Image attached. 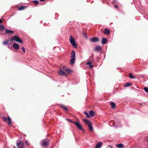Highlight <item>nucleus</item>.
I'll return each instance as SVG.
<instances>
[{"mask_svg": "<svg viewBox=\"0 0 148 148\" xmlns=\"http://www.w3.org/2000/svg\"><path fill=\"white\" fill-rule=\"evenodd\" d=\"M66 119L69 122H70L75 124L77 127L80 130L84 131V130L83 128L82 125L78 122L76 121H73L70 119Z\"/></svg>", "mask_w": 148, "mask_h": 148, "instance_id": "obj_1", "label": "nucleus"}, {"mask_svg": "<svg viewBox=\"0 0 148 148\" xmlns=\"http://www.w3.org/2000/svg\"><path fill=\"white\" fill-rule=\"evenodd\" d=\"M10 40L11 41L15 40L16 41L20 43H23L22 40L20 39L19 37L16 36H12L10 39Z\"/></svg>", "mask_w": 148, "mask_h": 148, "instance_id": "obj_2", "label": "nucleus"}, {"mask_svg": "<svg viewBox=\"0 0 148 148\" xmlns=\"http://www.w3.org/2000/svg\"><path fill=\"white\" fill-rule=\"evenodd\" d=\"M70 42L71 44L75 48L77 47V46L76 45L75 39L73 38L71 36H70Z\"/></svg>", "mask_w": 148, "mask_h": 148, "instance_id": "obj_3", "label": "nucleus"}, {"mask_svg": "<svg viewBox=\"0 0 148 148\" xmlns=\"http://www.w3.org/2000/svg\"><path fill=\"white\" fill-rule=\"evenodd\" d=\"M5 26L1 25H0V34L3 35H5V32L3 31L4 30L5 31Z\"/></svg>", "mask_w": 148, "mask_h": 148, "instance_id": "obj_4", "label": "nucleus"}, {"mask_svg": "<svg viewBox=\"0 0 148 148\" xmlns=\"http://www.w3.org/2000/svg\"><path fill=\"white\" fill-rule=\"evenodd\" d=\"M50 143V140H48V141H44L41 143V145L42 146H47L49 145Z\"/></svg>", "mask_w": 148, "mask_h": 148, "instance_id": "obj_5", "label": "nucleus"}, {"mask_svg": "<svg viewBox=\"0 0 148 148\" xmlns=\"http://www.w3.org/2000/svg\"><path fill=\"white\" fill-rule=\"evenodd\" d=\"M90 40L91 42H99V38L97 37H93L91 38L90 39Z\"/></svg>", "mask_w": 148, "mask_h": 148, "instance_id": "obj_6", "label": "nucleus"}, {"mask_svg": "<svg viewBox=\"0 0 148 148\" xmlns=\"http://www.w3.org/2000/svg\"><path fill=\"white\" fill-rule=\"evenodd\" d=\"M17 146L18 148H24V144L21 142L17 143Z\"/></svg>", "mask_w": 148, "mask_h": 148, "instance_id": "obj_7", "label": "nucleus"}, {"mask_svg": "<svg viewBox=\"0 0 148 148\" xmlns=\"http://www.w3.org/2000/svg\"><path fill=\"white\" fill-rule=\"evenodd\" d=\"M102 50V48L100 46H98L96 47L95 48V51L97 52L100 51Z\"/></svg>", "mask_w": 148, "mask_h": 148, "instance_id": "obj_8", "label": "nucleus"}, {"mask_svg": "<svg viewBox=\"0 0 148 148\" xmlns=\"http://www.w3.org/2000/svg\"><path fill=\"white\" fill-rule=\"evenodd\" d=\"M14 32L13 31L8 30V29L5 28V34H11L13 33Z\"/></svg>", "mask_w": 148, "mask_h": 148, "instance_id": "obj_9", "label": "nucleus"}, {"mask_svg": "<svg viewBox=\"0 0 148 148\" xmlns=\"http://www.w3.org/2000/svg\"><path fill=\"white\" fill-rule=\"evenodd\" d=\"M12 46L15 49L17 50L19 48V47L18 45L16 43H14Z\"/></svg>", "mask_w": 148, "mask_h": 148, "instance_id": "obj_10", "label": "nucleus"}, {"mask_svg": "<svg viewBox=\"0 0 148 148\" xmlns=\"http://www.w3.org/2000/svg\"><path fill=\"white\" fill-rule=\"evenodd\" d=\"M107 42V40L106 38H103L101 40V43L103 45L106 44Z\"/></svg>", "mask_w": 148, "mask_h": 148, "instance_id": "obj_11", "label": "nucleus"}, {"mask_svg": "<svg viewBox=\"0 0 148 148\" xmlns=\"http://www.w3.org/2000/svg\"><path fill=\"white\" fill-rule=\"evenodd\" d=\"M71 58H75V53L74 51H73L71 52Z\"/></svg>", "mask_w": 148, "mask_h": 148, "instance_id": "obj_12", "label": "nucleus"}, {"mask_svg": "<svg viewBox=\"0 0 148 148\" xmlns=\"http://www.w3.org/2000/svg\"><path fill=\"white\" fill-rule=\"evenodd\" d=\"M87 65H88L89 68L92 69L93 68V66L92 65V63L90 61L88 62L86 64Z\"/></svg>", "mask_w": 148, "mask_h": 148, "instance_id": "obj_13", "label": "nucleus"}, {"mask_svg": "<svg viewBox=\"0 0 148 148\" xmlns=\"http://www.w3.org/2000/svg\"><path fill=\"white\" fill-rule=\"evenodd\" d=\"M58 74L59 75H65L64 71L61 69L59 70L58 72Z\"/></svg>", "mask_w": 148, "mask_h": 148, "instance_id": "obj_14", "label": "nucleus"}, {"mask_svg": "<svg viewBox=\"0 0 148 148\" xmlns=\"http://www.w3.org/2000/svg\"><path fill=\"white\" fill-rule=\"evenodd\" d=\"M75 58H71L70 60V64L71 65H73L75 62Z\"/></svg>", "mask_w": 148, "mask_h": 148, "instance_id": "obj_15", "label": "nucleus"}, {"mask_svg": "<svg viewBox=\"0 0 148 148\" xmlns=\"http://www.w3.org/2000/svg\"><path fill=\"white\" fill-rule=\"evenodd\" d=\"M110 105L111 106L112 108L114 109L115 108L116 105L114 102H110Z\"/></svg>", "mask_w": 148, "mask_h": 148, "instance_id": "obj_16", "label": "nucleus"}, {"mask_svg": "<svg viewBox=\"0 0 148 148\" xmlns=\"http://www.w3.org/2000/svg\"><path fill=\"white\" fill-rule=\"evenodd\" d=\"M102 146L101 143L99 142L96 145L95 148H101Z\"/></svg>", "mask_w": 148, "mask_h": 148, "instance_id": "obj_17", "label": "nucleus"}, {"mask_svg": "<svg viewBox=\"0 0 148 148\" xmlns=\"http://www.w3.org/2000/svg\"><path fill=\"white\" fill-rule=\"evenodd\" d=\"M103 33L108 35L110 33V31L108 29L106 28L105 31L103 32Z\"/></svg>", "mask_w": 148, "mask_h": 148, "instance_id": "obj_18", "label": "nucleus"}, {"mask_svg": "<svg viewBox=\"0 0 148 148\" xmlns=\"http://www.w3.org/2000/svg\"><path fill=\"white\" fill-rule=\"evenodd\" d=\"M88 128L90 131H93V128L92 126L90 123H89V124L88 125Z\"/></svg>", "mask_w": 148, "mask_h": 148, "instance_id": "obj_19", "label": "nucleus"}, {"mask_svg": "<svg viewBox=\"0 0 148 148\" xmlns=\"http://www.w3.org/2000/svg\"><path fill=\"white\" fill-rule=\"evenodd\" d=\"M89 114L91 116H93L95 115L94 112L92 110H91L89 111Z\"/></svg>", "mask_w": 148, "mask_h": 148, "instance_id": "obj_20", "label": "nucleus"}, {"mask_svg": "<svg viewBox=\"0 0 148 148\" xmlns=\"http://www.w3.org/2000/svg\"><path fill=\"white\" fill-rule=\"evenodd\" d=\"M132 84L129 82H127L124 85V86L125 87H127L130 86V85H131Z\"/></svg>", "mask_w": 148, "mask_h": 148, "instance_id": "obj_21", "label": "nucleus"}, {"mask_svg": "<svg viewBox=\"0 0 148 148\" xmlns=\"http://www.w3.org/2000/svg\"><path fill=\"white\" fill-rule=\"evenodd\" d=\"M116 146L117 147L119 148H121L122 147H123V145L122 143H120L116 145Z\"/></svg>", "mask_w": 148, "mask_h": 148, "instance_id": "obj_22", "label": "nucleus"}, {"mask_svg": "<svg viewBox=\"0 0 148 148\" xmlns=\"http://www.w3.org/2000/svg\"><path fill=\"white\" fill-rule=\"evenodd\" d=\"M60 108H63L64 110L67 111V109L66 107L64 105H62L60 106Z\"/></svg>", "mask_w": 148, "mask_h": 148, "instance_id": "obj_23", "label": "nucleus"}, {"mask_svg": "<svg viewBox=\"0 0 148 148\" xmlns=\"http://www.w3.org/2000/svg\"><path fill=\"white\" fill-rule=\"evenodd\" d=\"M84 122L88 125L89 124V123H90L89 121L86 119H84Z\"/></svg>", "mask_w": 148, "mask_h": 148, "instance_id": "obj_24", "label": "nucleus"}, {"mask_svg": "<svg viewBox=\"0 0 148 148\" xmlns=\"http://www.w3.org/2000/svg\"><path fill=\"white\" fill-rule=\"evenodd\" d=\"M25 8V7L23 6H21L18 9V10L19 11L23 10H24Z\"/></svg>", "mask_w": 148, "mask_h": 148, "instance_id": "obj_25", "label": "nucleus"}, {"mask_svg": "<svg viewBox=\"0 0 148 148\" xmlns=\"http://www.w3.org/2000/svg\"><path fill=\"white\" fill-rule=\"evenodd\" d=\"M84 113L86 115V116L88 117L89 118L90 117V115L88 114V113L86 111H85L84 112Z\"/></svg>", "mask_w": 148, "mask_h": 148, "instance_id": "obj_26", "label": "nucleus"}, {"mask_svg": "<svg viewBox=\"0 0 148 148\" xmlns=\"http://www.w3.org/2000/svg\"><path fill=\"white\" fill-rule=\"evenodd\" d=\"M8 125H10L12 121L11 120L10 118L9 117H8Z\"/></svg>", "mask_w": 148, "mask_h": 148, "instance_id": "obj_27", "label": "nucleus"}, {"mask_svg": "<svg viewBox=\"0 0 148 148\" xmlns=\"http://www.w3.org/2000/svg\"><path fill=\"white\" fill-rule=\"evenodd\" d=\"M129 77L130 78L135 79V77L133 76L132 73H130L129 75Z\"/></svg>", "mask_w": 148, "mask_h": 148, "instance_id": "obj_28", "label": "nucleus"}, {"mask_svg": "<svg viewBox=\"0 0 148 148\" xmlns=\"http://www.w3.org/2000/svg\"><path fill=\"white\" fill-rule=\"evenodd\" d=\"M65 71H66L68 73H70L71 72V71L70 69H66L64 70Z\"/></svg>", "mask_w": 148, "mask_h": 148, "instance_id": "obj_29", "label": "nucleus"}, {"mask_svg": "<svg viewBox=\"0 0 148 148\" xmlns=\"http://www.w3.org/2000/svg\"><path fill=\"white\" fill-rule=\"evenodd\" d=\"M144 90L147 92L148 93V88L147 87H145L144 88Z\"/></svg>", "mask_w": 148, "mask_h": 148, "instance_id": "obj_30", "label": "nucleus"}, {"mask_svg": "<svg viewBox=\"0 0 148 148\" xmlns=\"http://www.w3.org/2000/svg\"><path fill=\"white\" fill-rule=\"evenodd\" d=\"M34 2L36 4H38V1L37 0L34 1Z\"/></svg>", "mask_w": 148, "mask_h": 148, "instance_id": "obj_31", "label": "nucleus"}, {"mask_svg": "<svg viewBox=\"0 0 148 148\" xmlns=\"http://www.w3.org/2000/svg\"><path fill=\"white\" fill-rule=\"evenodd\" d=\"M3 44L4 45H7L8 44V42L7 41H5L3 42Z\"/></svg>", "mask_w": 148, "mask_h": 148, "instance_id": "obj_32", "label": "nucleus"}, {"mask_svg": "<svg viewBox=\"0 0 148 148\" xmlns=\"http://www.w3.org/2000/svg\"><path fill=\"white\" fill-rule=\"evenodd\" d=\"M3 119L4 121H6L7 120V118L5 117H3Z\"/></svg>", "mask_w": 148, "mask_h": 148, "instance_id": "obj_33", "label": "nucleus"}, {"mask_svg": "<svg viewBox=\"0 0 148 148\" xmlns=\"http://www.w3.org/2000/svg\"><path fill=\"white\" fill-rule=\"evenodd\" d=\"M22 49L23 50V52L24 53H25V48L24 47H22Z\"/></svg>", "mask_w": 148, "mask_h": 148, "instance_id": "obj_34", "label": "nucleus"}, {"mask_svg": "<svg viewBox=\"0 0 148 148\" xmlns=\"http://www.w3.org/2000/svg\"><path fill=\"white\" fill-rule=\"evenodd\" d=\"M83 34L84 36L86 38H87V36H86V34L85 33H83Z\"/></svg>", "mask_w": 148, "mask_h": 148, "instance_id": "obj_35", "label": "nucleus"}, {"mask_svg": "<svg viewBox=\"0 0 148 148\" xmlns=\"http://www.w3.org/2000/svg\"><path fill=\"white\" fill-rule=\"evenodd\" d=\"M114 7L116 8L117 9L118 8V5H115L114 6Z\"/></svg>", "mask_w": 148, "mask_h": 148, "instance_id": "obj_36", "label": "nucleus"}, {"mask_svg": "<svg viewBox=\"0 0 148 148\" xmlns=\"http://www.w3.org/2000/svg\"><path fill=\"white\" fill-rule=\"evenodd\" d=\"M2 20L1 19H0V23H2Z\"/></svg>", "mask_w": 148, "mask_h": 148, "instance_id": "obj_37", "label": "nucleus"}, {"mask_svg": "<svg viewBox=\"0 0 148 148\" xmlns=\"http://www.w3.org/2000/svg\"><path fill=\"white\" fill-rule=\"evenodd\" d=\"M12 46H11V47H10V46H9V47H8V48H9V49H11V48H12Z\"/></svg>", "mask_w": 148, "mask_h": 148, "instance_id": "obj_38", "label": "nucleus"}, {"mask_svg": "<svg viewBox=\"0 0 148 148\" xmlns=\"http://www.w3.org/2000/svg\"><path fill=\"white\" fill-rule=\"evenodd\" d=\"M65 67L64 66H63L62 68L63 69H65Z\"/></svg>", "mask_w": 148, "mask_h": 148, "instance_id": "obj_39", "label": "nucleus"}, {"mask_svg": "<svg viewBox=\"0 0 148 148\" xmlns=\"http://www.w3.org/2000/svg\"><path fill=\"white\" fill-rule=\"evenodd\" d=\"M40 0V1H42H42H45V0Z\"/></svg>", "mask_w": 148, "mask_h": 148, "instance_id": "obj_40", "label": "nucleus"}, {"mask_svg": "<svg viewBox=\"0 0 148 148\" xmlns=\"http://www.w3.org/2000/svg\"><path fill=\"white\" fill-rule=\"evenodd\" d=\"M25 143H28L27 141L26 140H25Z\"/></svg>", "mask_w": 148, "mask_h": 148, "instance_id": "obj_41", "label": "nucleus"}, {"mask_svg": "<svg viewBox=\"0 0 148 148\" xmlns=\"http://www.w3.org/2000/svg\"><path fill=\"white\" fill-rule=\"evenodd\" d=\"M140 105H141V106H142L143 105V103H140Z\"/></svg>", "mask_w": 148, "mask_h": 148, "instance_id": "obj_42", "label": "nucleus"}, {"mask_svg": "<svg viewBox=\"0 0 148 148\" xmlns=\"http://www.w3.org/2000/svg\"><path fill=\"white\" fill-rule=\"evenodd\" d=\"M13 148H16V147L14 146L13 147Z\"/></svg>", "mask_w": 148, "mask_h": 148, "instance_id": "obj_43", "label": "nucleus"}, {"mask_svg": "<svg viewBox=\"0 0 148 148\" xmlns=\"http://www.w3.org/2000/svg\"><path fill=\"white\" fill-rule=\"evenodd\" d=\"M115 1H114V2H113V4H114V2Z\"/></svg>", "mask_w": 148, "mask_h": 148, "instance_id": "obj_44", "label": "nucleus"}, {"mask_svg": "<svg viewBox=\"0 0 148 148\" xmlns=\"http://www.w3.org/2000/svg\"><path fill=\"white\" fill-rule=\"evenodd\" d=\"M147 20L148 21V18H146Z\"/></svg>", "mask_w": 148, "mask_h": 148, "instance_id": "obj_45", "label": "nucleus"}, {"mask_svg": "<svg viewBox=\"0 0 148 148\" xmlns=\"http://www.w3.org/2000/svg\"><path fill=\"white\" fill-rule=\"evenodd\" d=\"M112 146H110V147L112 148Z\"/></svg>", "mask_w": 148, "mask_h": 148, "instance_id": "obj_46", "label": "nucleus"}]
</instances>
